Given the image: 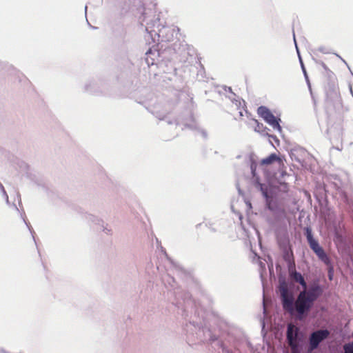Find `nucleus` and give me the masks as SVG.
<instances>
[{
	"label": "nucleus",
	"instance_id": "f03ea898",
	"mask_svg": "<svg viewBox=\"0 0 353 353\" xmlns=\"http://www.w3.org/2000/svg\"><path fill=\"white\" fill-rule=\"evenodd\" d=\"M257 112L273 128H281L276 118L268 108L265 106H260L257 110Z\"/></svg>",
	"mask_w": 353,
	"mask_h": 353
},
{
	"label": "nucleus",
	"instance_id": "39448f33",
	"mask_svg": "<svg viewBox=\"0 0 353 353\" xmlns=\"http://www.w3.org/2000/svg\"><path fill=\"white\" fill-rule=\"evenodd\" d=\"M287 339L292 352H295L299 345L298 328L292 324L288 325Z\"/></svg>",
	"mask_w": 353,
	"mask_h": 353
},
{
	"label": "nucleus",
	"instance_id": "7ed1b4c3",
	"mask_svg": "<svg viewBox=\"0 0 353 353\" xmlns=\"http://www.w3.org/2000/svg\"><path fill=\"white\" fill-rule=\"evenodd\" d=\"M310 248L316 254L319 259L325 265L330 264L331 262L330 257L327 256L323 248L310 236Z\"/></svg>",
	"mask_w": 353,
	"mask_h": 353
},
{
	"label": "nucleus",
	"instance_id": "4468645a",
	"mask_svg": "<svg viewBox=\"0 0 353 353\" xmlns=\"http://www.w3.org/2000/svg\"><path fill=\"white\" fill-rule=\"evenodd\" d=\"M282 185L283 186V189H284V190L287 189V188H288V184H287L286 183H283L282 184Z\"/></svg>",
	"mask_w": 353,
	"mask_h": 353
},
{
	"label": "nucleus",
	"instance_id": "ddd939ff",
	"mask_svg": "<svg viewBox=\"0 0 353 353\" xmlns=\"http://www.w3.org/2000/svg\"><path fill=\"white\" fill-rule=\"evenodd\" d=\"M304 234L307 239L309 241V228L306 227L304 228Z\"/></svg>",
	"mask_w": 353,
	"mask_h": 353
},
{
	"label": "nucleus",
	"instance_id": "6e6552de",
	"mask_svg": "<svg viewBox=\"0 0 353 353\" xmlns=\"http://www.w3.org/2000/svg\"><path fill=\"white\" fill-rule=\"evenodd\" d=\"M323 292V289L318 285H310V303L319 297Z\"/></svg>",
	"mask_w": 353,
	"mask_h": 353
},
{
	"label": "nucleus",
	"instance_id": "9b49d317",
	"mask_svg": "<svg viewBox=\"0 0 353 353\" xmlns=\"http://www.w3.org/2000/svg\"><path fill=\"white\" fill-rule=\"evenodd\" d=\"M252 122L256 125L255 130L260 131L263 128V124L260 123L256 119H252Z\"/></svg>",
	"mask_w": 353,
	"mask_h": 353
},
{
	"label": "nucleus",
	"instance_id": "423d86ee",
	"mask_svg": "<svg viewBox=\"0 0 353 353\" xmlns=\"http://www.w3.org/2000/svg\"><path fill=\"white\" fill-rule=\"evenodd\" d=\"M274 163L277 164L279 169L283 171L284 168L283 161L275 153L271 154L268 157L263 159L260 162V165L267 166Z\"/></svg>",
	"mask_w": 353,
	"mask_h": 353
},
{
	"label": "nucleus",
	"instance_id": "20e7f679",
	"mask_svg": "<svg viewBox=\"0 0 353 353\" xmlns=\"http://www.w3.org/2000/svg\"><path fill=\"white\" fill-rule=\"evenodd\" d=\"M330 332L327 330H320L310 334V352L316 349L319 344L328 337Z\"/></svg>",
	"mask_w": 353,
	"mask_h": 353
},
{
	"label": "nucleus",
	"instance_id": "f257e3e1",
	"mask_svg": "<svg viewBox=\"0 0 353 353\" xmlns=\"http://www.w3.org/2000/svg\"><path fill=\"white\" fill-rule=\"evenodd\" d=\"M279 291L283 309L291 315L297 313V317L302 319L303 315L309 309V292H301L295 303L292 293L289 292L286 283L279 285Z\"/></svg>",
	"mask_w": 353,
	"mask_h": 353
},
{
	"label": "nucleus",
	"instance_id": "9d476101",
	"mask_svg": "<svg viewBox=\"0 0 353 353\" xmlns=\"http://www.w3.org/2000/svg\"><path fill=\"white\" fill-rule=\"evenodd\" d=\"M325 265L327 267L328 279L330 281H332L334 276V267L331 262H330V264Z\"/></svg>",
	"mask_w": 353,
	"mask_h": 353
},
{
	"label": "nucleus",
	"instance_id": "f8f14e48",
	"mask_svg": "<svg viewBox=\"0 0 353 353\" xmlns=\"http://www.w3.org/2000/svg\"><path fill=\"white\" fill-rule=\"evenodd\" d=\"M301 67H302V69H303V73H304L306 81H307V83H309V78H308V76H307V71H306V69L304 67L303 63L301 60Z\"/></svg>",
	"mask_w": 353,
	"mask_h": 353
},
{
	"label": "nucleus",
	"instance_id": "1a4fd4ad",
	"mask_svg": "<svg viewBox=\"0 0 353 353\" xmlns=\"http://www.w3.org/2000/svg\"><path fill=\"white\" fill-rule=\"evenodd\" d=\"M292 279L295 281L299 282V283H301L302 285V286L304 288V290L303 291H306L305 290V289H306V283L304 281L303 277L302 276V275L300 273L294 272L292 274Z\"/></svg>",
	"mask_w": 353,
	"mask_h": 353
},
{
	"label": "nucleus",
	"instance_id": "0eeeda50",
	"mask_svg": "<svg viewBox=\"0 0 353 353\" xmlns=\"http://www.w3.org/2000/svg\"><path fill=\"white\" fill-rule=\"evenodd\" d=\"M244 112L246 113L247 111L243 106H238L237 104L235 103V108L232 107L231 114L236 120L242 119Z\"/></svg>",
	"mask_w": 353,
	"mask_h": 353
}]
</instances>
